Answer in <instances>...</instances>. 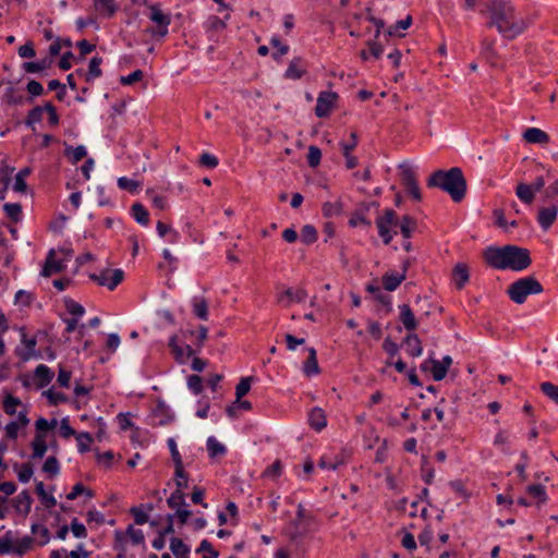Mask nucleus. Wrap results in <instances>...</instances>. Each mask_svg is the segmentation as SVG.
<instances>
[{"label":"nucleus","instance_id":"obj_29","mask_svg":"<svg viewBox=\"0 0 558 558\" xmlns=\"http://www.w3.org/2000/svg\"><path fill=\"white\" fill-rule=\"evenodd\" d=\"M368 213V206H360L352 213L349 219V226L351 228H355L359 225H363L365 227H369L372 225L371 220L366 217Z\"/></svg>","mask_w":558,"mask_h":558},{"label":"nucleus","instance_id":"obj_2","mask_svg":"<svg viewBox=\"0 0 558 558\" xmlns=\"http://www.w3.org/2000/svg\"><path fill=\"white\" fill-rule=\"evenodd\" d=\"M427 187L440 189L446 192L454 203H460L465 198L468 182L463 171L459 167H452L449 170L438 169L427 179Z\"/></svg>","mask_w":558,"mask_h":558},{"label":"nucleus","instance_id":"obj_51","mask_svg":"<svg viewBox=\"0 0 558 558\" xmlns=\"http://www.w3.org/2000/svg\"><path fill=\"white\" fill-rule=\"evenodd\" d=\"M543 202L550 205L557 204L558 206V180H555L544 190Z\"/></svg>","mask_w":558,"mask_h":558},{"label":"nucleus","instance_id":"obj_36","mask_svg":"<svg viewBox=\"0 0 558 558\" xmlns=\"http://www.w3.org/2000/svg\"><path fill=\"white\" fill-rule=\"evenodd\" d=\"M131 215L134 220L142 226H147L149 222V213L141 203H134L132 205Z\"/></svg>","mask_w":558,"mask_h":558},{"label":"nucleus","instance_id":"obj_46","mask_svg":"<svg viewBox=\"0 0 558 558\" xmlns=\"http://www.w3.org/2000/svg\"><path fill=\"white\" fill-rule=\"evenodd\" d=\"M5 215L11 221L17 223L22 220V205L20 203H5L3 205Z\"/></svg>","mask_w":558,"mask_h":558},{"label":"nucleus","instance_id":"obj_34","mask_svg":"<svg viewBox=\"0 0 558 558\" xmlns=\"http://www.w3.org/2000/svg\"><path fill=\"white\" fill-rule=\"evenodd\" d=\"M170 550L175 558H190V546L179 537L170 538Z\"/></svg>","mask_w":558,"mask_h":558},{"label":"nucleus","instance_id":"obj_63","mask_svg":"<svg viewBox=\"0 0 558 558\" xmlns=\"http://www.w3.org/2000/svg\"><path fill=\"white\" fill-rule=\"evenodd\" d=\"M187 387L189 389L193 392V395L195 396H198L203 392L204 390V385H203V378L199 376V375H190L187 377Z\"/></svg>","mask_w":558,"mask_h":558},{"label":"nucleus","instance_id":"obj_60","mask_svg":"<svg viewBox=\"0 0 558 558\" xmlns=\"http://www.w3.org/2000/svg\"><path fill=\"white\" fill-rule=\"evenodd\" d=\"M32 534H38L40 535L41 539L38 542L40 546H45L50 541V532L49 530L39 523H33L31 526Z\"/></svg>","mask_w":558,"mask_h":558},{"label":"nucleus","instance_id":"obj_62","mask_svg":"<svg viewBox=\"0 0 558 558\" xmlns=\"http://www.w3.org/2000/svg\"><path fill=\"white\" fill-rule=\"evenodd\" d=\"M64 306L66 311L76 318L82 317L85 314V308L83 305L75 302L71 298H64Z\"/></svg>","mask_w":558,"mask_h":558},{"label":"nucleus","instance_id":"obj_11","mask_svg":"<svg viewBox=\"0 0 558 558\" xmlns=\"http://www.w3.org/2000/svg\"><path fill=\"white\" fill-rule=\"evenodd\" d=\"M338 94L335 92L323 90L318 94L316 106L314 109L315 116L317 118H326L330 114L332 107L335 106L336 100L338 99Z\"/></svg>","mask_w":558,"mask_h":558},{"label":"nucleus","instance_id":"obj_39","mask_svg":"<svg viewBox=\"0 0 558 558\" xmlns=\"http://www.w3.org/2000/svg\"><path fill=\"white\" fill-rule=\"evenodd\" d=\"M193 314L202 320H208V302L205 298H193Z\"/></svg>","mask_w":558,"mask_h":558},{"label":"nucleus","instance_id":"obj_49","mask_svg":"<svg viewBox=\"0 0 558 558\" xmlns=\"http://www.w3.org/2000/svg\"><path fill=\"white\" fill-rule=\"evenodd\" d=\"M32 169L29 167H25L21 169L15 175V182L13 184V190L19 193H24L27 190V184L25 182V178L29 175Z\"/></svg>","mask_w":558,"mask_h":558},{"label":"nucleus","instance_id":"obj_1","mask_svg":"<svg viewBox=\"0 0 558 558\" xmlns=\"http://www.w3.org/2000/svg\"><path fill=\"white\" fill-rule=\"evenodd\" d=\"M485 12L489 14L486 23L488 28H496L506 40H513L522 35L530 22L517 14V10L510 0H489ZM484 13V10L481 11Z\"/></svg>","mask_w":558,"mask_h":558},{"label":"nucleus","instance_id":"obj_30","mask_svg":"<svg viewBox=\"0 0 558 558\" xmlns=\"http://www.w3.org/2000/svg\"><path fill=\"white\" fill-rule=\"evenodd\" d=\"M94 9L104 17H112L118 11L114 0H94Z\"/></svg>","mask_w":558,"mask_h":558},{"label":"nucleus","instance_id":"obj_53","mask_svg":"<svg viewBox=\"0 0 558 558\" xmlns=\"http://www.w3.org/2000/svg\"><path fill=\"white\" fill-rule=\"evenodd\" d=\"M77 450L85 453L90 450V444L94 441L93 435L88 432H81L76 435Z\"/></svg>","mask_w":558,"mask_h":558},{"label":"nucleus","instance_id":"obj_25","mask_svg":"<svg viewBox=\"0 0 558 558\" xmlns=\"http://www.w3.org/2000/svg\"><path fill=\"white\" fill-rule=\"evenodd\" d=\"M404 280V274H398L396 271L385 272L381 277L383 287L388 292L396 291Z\"/></svg>","mask_w":558,"mask_h":558},{"label":"nucleus","instance_id":"obj_6","mask_svg":"<svg viewBox=\"0 0 558 558\" xmlns=\"http://www.w3.org/2000/svg\"><path fill=\"white\" fill-rule=\"evenodd\" d=\"M149 20L154 22L157 27H150L147 29L153 36L165 37L168 34V26L171 23L170 14L163 13L160 9V4L154 3L149 5Z\"/></svg>","mask_w":558,"mask_h":558},{"label":"nucleus","instance_id":"obj_38","mask_svg":"<svg viewBox=\"0 0 558 558\" xmlns=\"http://www.w3.org/2000/svg\"><path fill=\"white\" fill-rule=\"evenodd\" d=\"M515 195L522 203L526 205H531L535 198V192L532 190V187L529 184L522 182L517 185Z\"/></svg>","mask_w":558,"mask_h":558},{"label":"nucleus","instance_id":"obj_3","mask_svg":"<svg viewBox=\"0 0 558 558\" xmlns=\"http://www.w3.org/2000/svg\"><path fill=\"white\" fill-rule=\"evenodd\" d=\"M544 291L541 282L533 276L515 280L507 290V293L515 304H523L529 295L539 294Z\"/></svg>","mask_w":558,"mask_h":558},{"label":"nucleus","instance_id":"obj_31","mask_svg":"<svg viewBox=\"0 0 558 558\" xmlns=\"http://www.w3.org/2000/svg\"><path fill=\"white\" fill-rule=\"evenodd\" d=\"M398 226L400 228L401 235L405 240H409L410 238H412V234L417 227V221L414 217L410 215H403L400 221L398 222Z\"/></svg>","mask_w":558,"mask_h":558},{"label":"nucleus","instance_id":"obj_48","mask_svg":"<svg viewBox=\"0 0 558 558\" xmlns=\"http://www.w3.org/2000/svg\"><path fill=\"white\" fill-rule=\"evenodd\" d=\"M43 396H45L48 399L49 405L57 407L60 403H65L69 401V398L65 393L61 391H56L53 388H50L48 390H45L43 392Z\"/></svg>","mask_w":558,"mask_h":558},{"label":"nucleus","instance_id":"obj_16","mask_svg":"<svg viewBox=\"0 0 558 558\" xmlns=\"http://www.w3.org/2000/svg\"><path fill=\"white\" fill-rule=\"evenodd\" d=\"M377 279H374L373 282L366 284L365 290L373 294L374 299L386 306V313L392 312L391 306V296L389 294L383 293L380 287L376 284Z\"/></svg>","mask_w":558,"mask_h":558},{"label":"nucleus","instance_id":"obj_27","mask_svg":"<svg viewBox=\"0 0 558 558\" xmlns=\"http://www.w3.org/2000/svg\"><path fill=\"white\" fill-rule=\"evenodd\" d=\"M452 278L458 290L464 288L470 279L469 267L464 263H458L452 271Z\"/></svg>","mask_w":558,"mask_h":558},{"label":"nucleus","instance_id":"obj_35","mask_svg":"<svg viewBox=\"0 0 558 558\" xmlns=\"http://www.w3.org/2000/svg\"><path fill=\"white\" fill-rule=\"evenodd\" d=\"M45 112L44 106H36L31 109L24 120V124L31 129L33 132L36 131V123H39L43 120V113Z\"/></svg>","mask_w":558,"mask_h":558},{"label":"nucleus","instance_id":"obj_58","mask_svg":"<svg viewBox=\"0 0 558 558\" xmlns=\"http://www.w3.org/2000/svg\"><path fill=\"white\" fill-rule=\"evenodd\" d=\"M119 189L125 190L131 194H135L138 192V187L141 186L140 182L128 177H120L117 181Z\"/></svg>","mask_w":558,"mask_h":558},{"label":"nucleus","instance_id":"obj_10","mask_svg":"<svg viewBox=\"0 0 558 558\" xmlns=\"http://www.w3.org/2000/svg\"><path fill=\"white\" fill-rule=\"evenodd\" d=\"M485 262L495 269H507V245L505 246H488L484 251Z\"/></svg>","mask_w":558,"mask_h":558},{"label":"nucleus","instance_id":"obj_45","mask_svg":"<svg viewBox=\"0 0 558 558\" xmlns=\"http://www.w3.org/2000/svg\"><path fill=\"white\" fill-rule=\"evenodd\" d=\"M35 492L46 508H52L57 505V499L51 494L46 493L43 482L36 483Z\"/></svg>","mask_w":558,"mask_h":558},{"label":"nucleus","instance_id":"obj_14","mask_svg":"<svg viewBox=\"0 0 558 558\" xmlns=\"http://www.w3.org/2000/svg\"><path fill=\"white\" fill-rule=\"evenodd\" d=\"M63 263L61 260L56 259V251L53 248L49 250L40 275L47 278L52 276L53 274H59L63 271Z\"/></svg>","mask_w":558,"mask_h":558},{"label":"nucleus","instance_id":"obj_56","mask_svg":"<svg viewBox=\"0 0 558 558\" xmlns=\"http://www.w3.org/2000/svg\"><path fill=\"white\" fill-rule=\"evenodd\" d=\"M255 380V377L247 376L242 377L239 381V384L235 387V398L236 400L242 399L244 396H246L251 389L252 383Z\"/></svg>","mask_w":558,"mask_h":558},{"label":"nucleus","instance_id":"obj_26","mask_svg":"<svg viewBox=\"0 0 558 558\" xmlns=\"http://www.w3.org/2000/svg\"><path fill=\"white\" fill-rule=\"evenodd\" d=\"M183 484L177 483V488L171 493L170 497L167 499V505L171 509H180L182 507H186L187 504L185 501V493H184Z\"/></svg>","mask_w":558,"mask_h":558},{"label":"nucleus","instance_id":"obj_17","mask_svg":"<svg viewBox=\"0 0 558 558\" xmlns=\"http://www.w3.org/2000/svg\"><path fill=\"white\" fill-rule=\"evenodd\" d=\"M306 351L308 352V356L303 363V374L306 377L318 375L320 373V368L317 361V352L313 347L307 348Z\"/></svg>","mask_w":558,"mask_h":558},{"label":"nucleus","instance_id":"obj_33","mask_svg":"<svg viewBox=\"0 0 558 558\" xmlns=\"http://www.w3.org/2000/svg\"><path fill=\"white\" fill-rule=\"evenodd\" d=\"M496 40L493 38H483L481 41V56L489 61L490 63H494V61L497 59L498 53L495 49Z\"/></svg>","mask_w":558,"mask_h":558},{"label":"nucleus","instance_id":"obj_4","mask_svg":"<svg viewBox=\"0 0 558 558\" xmlns=\"http://www.w3.org/2000/svg\"><path fill=\"white\" fill-rule=\"evenodd\" d=\"M34 543L33 537L25 535L13 543V533L8 531L2 537H0V555L15 554L17 556L25 555Z\"/></svg>","mask_w":558,"mask_h":558},{"label":"nucleus","instance_id":"obj_59","mask_svg":"<svg viewBox=\"0 0 558 558\" xmlns=\"http://www.w3.org/2000/svg\"><path fill=\"white\" fill-rule=\"evenodd\" d=\"M43 471L51 477L57 476L60 473L59 460L54 456L48 457L43 464Z\"/></svg>","mask_w":558,"mask_h":558},{"label":"nucleus","instance_id":"obj_32","mask_svg":"<svg viewBox=\"0 0 558 558\" xmlns=\"http://www.w3.org/2000/svg\"><path fill=\"white\" fill-rule=\"evenodd\" d=\"M102 61V58L99 56H94L89 59L88 70L86 72V83H93L96 78L102 75V70L100 68Z\"/></svg>","mask_w":558,"mask_h":558},{"label":"nucleus","instance_id":"obj_61","mask_svg":"<svg viewBox=\"0 0 558 558\" xmlns=\"http://www.w3.org/2000/svg\"><path fill=\"white\" fill-rule=\"evenodd\" d=\"M541 391L558 405V386L549 381H544L539 386Z\"/></svg>","mask_w":558,"mask_h":558},{"label":"nucleus","instance_id":"obj_41","mask_svg":"<svg viewBox=\"0 0 558 558\" xmlns=\"http://www.w3.org/2000/svg\"><path fill=\"white\" fill-rule=\"evenodd\" d=\"M343 211V203L341 201L337 202H326L323 204L322 213L325 218L338 217Z\"/></svg>","mask_w":558,"mask_h":558},{"label":"nucleus","instance_id":"obj_28","mask_svg":"<svg viewBox=\"0 0 558 558\" xmlns=\"http://www.w3.org/2000/svg\"><path fill=\"white\" fill-rule=\"evenodd\" d=\"M53 372L45 364H39L34 371V376L37 379V388L41 389L50 384L53 378Z\"/></svg>","mask_w":558,"mask_h":558},{"label":"nucleus","instance_id":"obj_24","mask_svg":"<svg viewBox=\"0 0 558 558\" xmlns=\"http://www.w3.org/2000/svg\"><path fill=\"white\" fill-rule=\"evenodd\" d=\"M400 311L399 319L408 331H413L417 328V319L414 316L410 305L401 304L398 306Z\"/></svg>","mask_w":558,"mask_h":558},{"label":"nucleus","instance_id":"obj_23","mask_svg":"<svg viewBox=\"0 0 558 558\" xmlns=\"http://www.w3.org/2000/svg\"><path fill=\"white\" fill-rule=\"evenodd\" d=\"M523 138L530 144H547L549 143V135L538 128H527L523 133Z\"/></svg>","mask_w":558,"mask_h":558},{"label":"nucleus","instance_id":"obj_50","mask_svg":"<svg viewBox=\"0 0 558 558\" xmlns=\"http://www.w3.org/2000/svg\"><path fill=\"white\" fill-rule=\"evenodd\" d=\"M168 347L170 348L171 353L173 354L175 362L179 363V364H184L185 363V361H184V349L181 345H179V343H178V336L177 335H173V336L170 337V339L168 341Z\"/></svg>","mask_w":558,"mask_h":558},{"label":"nucleus","instance_id":"obj_9","mask_svg":"<svg viewBox=\"0 0 558 558\" xmlns=\"http://www.w3.org/2000/svg\"><path fill=\"white\" fill-rule=\"evenodd\" d=\"M401 169V182L405 192L416 202L422 201V193L416 181L415 172L411 166L402 163L399 166Z\"/></svg>","mask_w":558,"mask_h":558},{"label":"nucleus","instance_id":"obj_13","mask_svg":"<svg viewBox=\"0 0 558 558\" xmlns=\"http://www.w3.org/2000/svg\"><path fill=\"white\" fill-rule=\"evenodd\" d=\"M151 417L158 418L154 425L165 426L174 420V414L170 408L162 400H158L155 408L151 411Z\"/></svg>","mask_w":558,"mask_h":558},{"label":"nucleus","instance_id":"obj_55","mask_svg":"<svg viewBox=\"0 0 558 558\" xmlns=\"http://www.w3.org/2000/svg\"><path fill=\"white\" fill-rule=\"evenodd\" d=\"M204 25L207 33L219 32L227 27L226 21L217 15H210Z\"/></svg>","mask_w":558,"mask_h":558},{"label":"nucleus","instance_id":"obj_21","mask_svg":"<svg viewBox=\"0 0 558 558\" xmlns=\"http://www.w3.org/2000/svg\"><path fill=\"white\" fill-rule=\"evenodd\" d=\"M53 60L50 57H44L38 61H25L22 69L25 73H40L51 68Z\"/></svg>","mask_w":558,"mask_h":558},{"label":"nucleus","instance_id":"obj_37","mask_svg":"<svg viewBox=\"0 0 558 558\" xmlns=\"http://www.w3.org/2000/svg\"><path fill=\"white\" fill-rule=\"evenodd\" d=\"M375 223L378 230V235L380 236L383 243L385 245H389L393 239V235L397 234V231H391L392 226L383 222L381 219H376Z\"/></svg>","mask_w":558,"mask_h":558},{"label":"nucleus","instance_id":"obj_64","mask_svg":"<svg viewBox=\"0 0 558 558\" xmlns=\"http://www.w3.org/2000/svg\"><path fill=\"white\" fill-rule=\"evenodd\" d=\"M196 553H205L202 558H218L219 551L213 547V544L208 539H203L196 549Z\"/></svg>","mask_w":558,"mask_h":558},{"label":"nucleus","instance_id":"obj_47","mask_svg":"<svg viewBox=\"0 0 558 558\" xmlns=\"http://www.w3.org/2000/svg\"><path fill=\"white\" fill-rule=\"evenodd\" d=\"M206 445H207L208 456L210 458L223 456L227 452V448L225 447V445L219 442L214 436L208 437Z\"/></svg>","mask_w":558,"mask_h":558},{"label":"nucleus","instance_id":"obj_43","mask_svg":"<svg viewBox=\"0 0 558 558\" xmlns=\"http://www.w3.org/2000/svg\"><path fill=\"white\" fill-rule=\"evenodd\" d=\"M58 422L56 418L48 421L45 417H39L35 422V435H39L41 438H46V434L57 426Z\"/></svg>","mask_w":558,"mask_h":558},{"label":"nucleus","instance_id":"obj_15","mask_svg":"<svg viewBox=\"0 0 558 558\" xmlns=\"http://www.w3.org/2000/svg\"><path fill=\"white\" fill-rule=\"evenodd\" d=\"M305 66V61L302 57H294L284 74H283V77L287 78V80H300L305 73H306V69H304Z\"/></svg>","mask_w":558,"mask_h":558},{"label":"nucleus","instance_id":"obj_12","mask_svg":"<svg viewBox=\"0 0 558 558\" xmlns=\"http://www.w3.org/2000/svg\"><path fill=\"white\" fill-rule=\"evenodd\" d=\"M558 215L557 204L541 207L537 213V222L544 231H547L556 221Z\"/></svg>","mask_w":558,"mask_h":558},{"label":"nucleus","instance_id":"obj_40","mask_svg":"<svg viewBox=\"0 0 558 558\" xmlns=\"http://www.w3.org/2000/svg\"><path fill=\"white\" fill-rule=\"evenodd\" d=\"M31 447L33 449V459L44 458L48 450V444L46 442V438H41L39 435H35L33 441L31 442Z\"/></svg>","mask_w":558,"mask_h":558},{"label":"nucleus","instance_id":"obj_5","mask_svg":"<svg viewBox=\"0 0 558 558\" xmlns=\"http://www.w3.org/2000/svg\"><path fill=\"white\" fill-rule=\"evenodd\" d=\"M532 264L531 253L525 247L507 245V269L522 271Z\"/></svg>","mask_w":558,"mask_h":558},{"label":"nucleus","instance_id":"obj_19","mask_svg":"<svg viewBox=\"0 0 558 558\" xmlns=\"http://www.w3.org/2000/svg\"><path fill=\"white\" fill-rule=\"evenodd\" d=\"M13 508L16 512H23L27 515L31 511L33 498L27 489H23L16 497L12 499Z\"/></svg>","mask_w":558,"mask_h":558},{"label":"nucleus","instance_id":"obj_18","mask_svg":"<svg viewBox=\"0 0 558 558\" xmlns=\"http://www.w3.org/2000/svg\"><path fill=\"white\" fill-rule=\"evenodd\" d=\"M168 448L171 453V459L174 464V476L175 477H185V471L183 468L182 457L178 450L177 442L173 438H169L167 440Z\"/></svg>","mask_w":558,"mask_h":558},{"label":"nucleus","instance_id":"obj_42","mask_svg":"<svg viewBox=\"0 0 558 558\" xmlns=\"http://www.w3.org/2000/svg\"><path fill=\"white\" fill-rule=\"evenodd\" d=\"M270 45L276 49L275 51H272L271 53V58L275 60V61H280V59L287 54L290 50V47L287 45V44H283L280 38L277 36V35H274L271 38H270Z\"/></svg>","mask_w":558,"mask_h":558},{"label":"nucleus","instance_id":"obj_20","mask_svg":"<svg viewBox=\"0 0 558 558\" xmlns=\"http://www.w3.org/2000/svg\"><path fill=\"white\" fill-rule=\"evenodd\" d=\"M402 347H405L407 353L412 357H417L422 354V342L416 333H409L403 339Z\"/></svg>","mask_w":558,"mask_h":558},{"label":"nucleus","instance_id":"obj_52","mask_svg":"<svg viewBox=\"0 0 558 558\" xmlns=\"http://www.w3.org/2000/svg\"><path fill=\"white\" fill-rule=\"evenodd\" d=\"M318 239V233L316 228L313 225H305L301 229V241L306 244L311 245L315 243Z\"/></svg>","mask_w":558,"mask_h":558},{"label":"nucleus","instance_id":"obj_22","mask_svg":"<svg viewBox=\"0 0 558 558\" xmlns=\"http://www.w3.org/2000/svg\"><path fill=\"white\" fill-rule=\"evenodd\" d=\"M308 424L316 432H320L327 426V417L322 408L315 407L310 411Z\"/></svg>","mask_w":558,"mask_h":558},{"label":"nucleus","instance_id":"obj_7","mask_svg":"<svg viewBox=\"0 0 558 558\" xmlns=\"http://www.w3.org/2000/svg\"><path fill=\"white\" fill-rule=\"evenodd\" d=\"M19 331L21 333V343H23L26 349H21L20 347H17L14 351L15 355L20 357L23 362H27L31 359H41V351L36 349L38 342L37 336L27 338L25 327L23 326L19 327Z\"/></svg>","mask_w":558,"mask_h":558},{"label":"nucleus","instance_id":"obj_44","mask_svg":"<svg viewBox=\"0 0 558 558\" xmlns=\"http://www.w3.org/2000/svg\"><path fill=\"white\" fill-rule=\"evenodd\" d=\"M421 471H422V478L425 482V484L426 485L433 484L434 477H435V470L432 466L427 456H422Z\"/></svg>","mask_w":558,"mask_h":558},{"label":"nucleus","instance_id":"obj_8","mask_svg":"<svg viewBox=\"0 0 558 558\" xmlns=\"http://www.w3.org/2000/svg\"><path fill=\"white\" fill-rule=\"evenodd\" d=\"M89 279L99 286L107 287L110 291L114 290L124 279V271L120 268H106L100 274H90Z\"/></svg>","mask_w":558,"mask_h":558},{"label":"nucleus","instance_id":"obj_54","mask_svg":"<svg viewBox=\"0 0 558 558\" xmlns=\"http://www.w3.org/2000/svg\"><path fill=\"white\" fill-rule=\"evenodd\" d=\"M26 90L28 93V97L26 98V101L33 102L34 98L39 97L44 95L45 89L40 82L36 80H29L26 85Z\"/></svg>","mask_w":558,"mask_h":558},{"label":"nucleus","instance_id":"obj_57","mask_svg":"<svg viewBox=\"0 0 558 558\" xmlns=\"http://www.w3.org/2000/svg\"><path fill=\"white\" fill-rule=\"evenodd\" d=\"M526 492L529 495L536 498L538 504H545L547 501L546 489L542 484H531L526 487Z\"/></svg>","mask_w":558,"mask_h":558}]
</instances>
